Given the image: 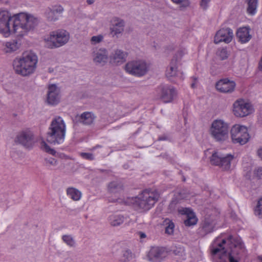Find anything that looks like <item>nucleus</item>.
I'll return each instance as SVG.
<instances>
[{
	"instance_id": "72a5a7b5",
	"label": "nucleus",
	"mask_w": 262,
	"mask_h": 262,
	"mask_svg": "<svg viewBox=\"0 0 262 262\" xmlns=\"http://www.w3.org/2000/svg\"><path fill=\"white\" fill-rule=\"evenodd\" d=\"M165 224L166 225L165 228V232L166 233L171 235L173 233L174 231V223L169 220H166L165 221Z\"/></svg>"
},
{
	"instance_id": "2f4dec72",
	"label": "nucleus",
	"mask_w": 262,
	"mask_h": 262,
	"mask_svg": "<svg viewBox=\"0 0 262 262\" xmlns=\"http://www.w3.org/2000/svg\"><path fill=\"white\" fill-rule=\"evenodd\" d=\"M62 240L63 242L70 247H75L76 246V243L72 235L70 234H64L62 236Z\"/></svg>"
},
{
	"instance_id": "f03ea898",
	"label": "nucleus",
	"mask_w": 262,
	"mask_h": 262,
	"mask_svg": "<svg viewBox=\"0 0 262 262\" xmlns=\"http://www.w3.org/2000/svg\"><path fill=\"white\" fill-rule=\"evenodd\" d=\"M244 245L239 237L223 233L213 241L210 250L214 262H239Z\"/></svg>"
},
{
	"instance_id": "20e7f679",
	"label": "nucleus",
	"mask_w": 262,
	"mask_h": 262,
	"mask_svg": "<svg viewBox=\"0 0 262 262\" xmlns=\"http://www.w3.org/2000/svg\"><path fill=\"white\" fill-rule=\"evenodd\" d=\"M159 196V193L156 190H145L136 197L127 198L125 203L133 205L137 210L147 211L154 206Z\"/></svg>"
},
{
	"instance_id": "393cba45",
	"label": "nucleus",
	"mask_w": 262,
	"mask_h": 262,
	"mask_svg": "<svg viewBox=\"0 0 262 262\" xmlns=\"http://www.w3.org/2000/svg\"><path fill=\"white\" fill-rule=\"evenodd\" d=\"M21 47V43L13 39L3 43L2 50L6 53H12L18 50Z\"/></svg>"
},
{
	"instance_id": "09e8293b",
	"label": "nucleus",
	"mask_w": 262,
	"mask_h": 262,
	"mask_svg": "<svg viewBox=\"0 0 262 262\" xmlns=\"http://www.w3.org/2000/svg\"><path fill=\"white\" fill-rule=\"evenodd\" d=\"M176 204V202L174 200H173V201H172L170 206L172 207L173 206V205Z\"/></svg>"
},
{
	"instance_id": "b1692460",
	"label": "nucleus",
	"mask_w": 262,
	"mask_h": 262,
	"mask_svg": "<svg viewBox=\"0 0 262 262\" xmlns=\"http://www.w3.org/2000/svg\"><path fill=\"white\" fill-rule=\"evenodd\" d=\"M126 57V53L120 50H117L110 56V62L114 65H119L125 61Z\"/></svg>"
},
{
	"instance_id": "a211bd4d",
	"label": "nucleus",
	"mask_w": 262,
	"mask_h": 262,
	"mask_svg": "<svg viewBox=\"0 0 262 262\" xmlns=\"http://www.w3.org/2000/svg\"><path fill=\"white\" fill-rule=\"evenodd\" d=\"M16 141L27 148L31 147L34 143L33 134L29 129L24 130L17 135Z\"/></svg>"
},
{
	"instance_id": "37998d69",
	"label": "nucleus",
	"mask_w": 262,
	"mask_h": 262,
	"mask_svg": "<svg viewBox=\"0 0 262 262\" xmlns=\"http://www.w3.org/2000/svg\"><path fill=\"white\" fill-rule=\"evenodd\" d=\"M211 0H201L200 6L204 10L206 9L209 6V3Z\"/></svg>"
},
{
	"instance_id": "a18cd8bd",
	"label": "nucleus",
	"mask_w": 262,
	"mask_h": 262,
	"mask_svg": "<svg viewBox=\"0 0 262 262\" xmlns=\"http://www.w3.org/2000/svg\"><path fill=\"white\" fill-rule=\"evenodd\" d=\"M256 153L258 158L262 160V147L257 149Z\"/></svg>"
},
{
	"instance_id": "412c9836",
	"label": "nucleus",
	"mask_w": 262,
	"mask_h": 262,
	"mask_svg": "<svg viewBox=\"0 0 262 262\" xmlns=\"http://www.w3.org/2000/svg\"><path fill=\"white\" fill-rule=\"evenodd\" d=\"M124 21L118 17H114L111 20L110 32L113 36L118 37L124 31Z\"/></svg>"
},
{
	"instance_id": "0eeeda50",
	"label": "nucleus",
	"mask_w": 262,
	"mask_h": 262,
	"mask_svg": "<svg viewBox=\"0 0 262 262\" xmlns=\"http://www.w3.org/2000/svg\"><path fill=\"white\" fill-rule=\"evenodd\" d=\"M70 39L69 33L64 29H57L49 33L43 37L46 47L54 49L66 44Z\"/></svg>"
},
{
	"instance_id": "58836bf2",
	"label": "nucleus",
	"mask_w": 262,
	"mask_h": 262,
	"mask_svg": "<svg viewBox=\"0 0 262 262\" xmlns=\"http://www.w3.org/2000/svg\"><path fill=\"white\" fill-rule=\"evenodd\" d=\"M217 55L222 60H225L228 56V52L225 48L219 49L217 52Z\"/></svg>"
},
{
	"instance_id": "4be33fe9",
	"label": "nucleus",
	"mask_w": 262,
	"mask_h": 262,
	"mask_svg": "<svg viewBox=\"0 0 262 262\" xmlns=\"http://www.w3.org/2000/svg\"><path fill=\"white\" fill-rule=\"evenodd\" d=\"M236 34L238 41L242 43H247L252 38L251 30L248 26L239 28Z\"/></svg>"
},
{
	"instance_id": "3c124183",
	"label": "nucleus",
	"mask_w": 262,
	"mask_h": 262,
	"mask_svg": "<svg viewBox=\"0 0 262 262\" xmlns=\"http://www.w3.org/2000/svg\"><path fill=\"white\" fill-rule=\"evenodd\" d=\"M258 259H259L258 262H262V257H259Z\"/></svg>"
},
{
	"instance_id": "f8f14e48",
	"label": "nucleus",
	"mask_w": 262,
	"mask_h": 262,
	"mask_svg": "<svg viewBox=\"0 0 262 262\" xmlns=\"http://www.w3.org/2000/svg\"><path fill=\"white\" fill-rule=\"evenodd\" d=\"M157 97L164 103L171 102L177 96L176 89L172 85H160L156 90Z\"/></svg>"
},
{
	"instance_id": "e433bc0d",
	"label": "nucleus",
	"mask_w": 262,
	"mask_h": 262,
	"mask_svg": "<svg viewBox=\"0 0 262 262\" xmlns=\"http://www.w3.org/2000/svg\"><path fill=\"white\" fill-rule=\"evenodd\" d=\"M171 1L178 5L181 8H186L190 6V2L189 0H171Z\"/></svg>"
},
{
	"instance_id": "c85d7f7f",
	"label": "nucleus",
	"mask_w": 262,
	"mask_h": 262,
	"mask_svg": "<svg viewBox=\"0 0 262 262\" xmlns=\"http://www.w3.org/2000/svg\"><path fill=\"white\" fill-rule=\"evenodd\" d=\"M95 118L93 114L91 112H84L81 115L80 120L81 121L85 124H91Z\"/></svg>"
},
{
	"instance_id": "7ed1b4c3",
	"label": "nucleus",
	"mask_w": 262,
	"mask_h": 262,
	"mask_svg": "<svg viewBox=\"0 0 262 262\" xmlns=\"http://www.w3.org/2000/svg\"><path fill=\"white\" fill-rule=\"evenodd\" d=\"M38 63V57L32 51H27L16 57L13 61L15 72L23 76H29L36 71Z\"/></svg>"
},
{
	"instance_id": "9b49d317",
	"label": "nucleus",
	"mask_w": 262,
	"mask_h": 262,
	"mask_svg": "<svg viewBox=\"0 0 262 262\" xmlns=\"http://www.w3.org/2000/svg\"><path fill=\"white\" fill-rule=\"evenodd\" d=\"M125 71L132 75L141 77L146 74L149 65L144 60L138 59L128 61L125 66Z\"/></svg>"
},
{
	"instance_id": "c03bdc74",
	"label": "nucleus",
	"mask_w": 262,
	"mask_h": 262,
	"mask_svg": "<svg viewBox=\"0 0 262 262\" xmlns=\"http://www.w3.org/2000/svg\"><path fill=\"white\" fill-rule=\"evenodd\" d=\"M198 80L197 78L195 77H192V83L191 84V87L193 89H195L198 86Z\"/></svg>"
},
{
	"instance_id": "423d86ee",
	"label": "nucleus",
	"mask_w": 262,
	"mask_h": 262,
	"mask_svg": "<svg viewBox=\"0 0 262 262\" xmlns=\"http://www.w3.org/2000/svg\"><path fill=\"white\" fill-rule=\"evenodd\" d=\"M210 137L220 143L229 142V126L223 119L214 120L211 123L209 130Z\"/></svg>"
},
{
	"instance_id": "9d476101",
	"label": "nucleus",
	"mask_w": 262,
	"mask_h": 262,
	"mask_svg": "<svg viewBox=\"0 0 262 262\" xmlns=\"http://www.w3.org/2000/svg\"><path fill=\"white\" fill-rule=\"evenodd\" d=\"M212 164L220 166L225 170H230L234 166L235 158L231 154H222L219 151H214L210 158Z\"/></svg>"
},
{
	"instance_id": "c9c22d12",
	"label": "nucleus",
	"mask_w": 262,
	"mask_h": 262,
	"mask_svg": "<svg viewBox=\"0 0 262 262\" xmlns=\"http://www.w3.org/2000/svg\"><path fill=\"white\" fill-rule=\"evenodd\" d=\"M254 211L256 216L262 218V197L258 200Z\"/></svg>"
},
{
	"instance_id": "6ab92c4d",
	"label": "nucleus",
	"mask_w": 262,
	"mask_h": 262,
	"mask_svg": "<svg viewBox=\"0 0 262 262\" xmlns=\"http://www.w3.org/2000/svg\"><path fill=\"white\" fill-rule=\"evenodd\" d=\"M236 83L228 78H224L218 81L215 84L216 90L223 93H231L235 88Z\"/></svg>"
},
{
	"instance_id": "473e14b6",
	"label": "nucleus",
	"mask_w": 262,
	"mask_h": 262,
	"mask_svg": "<svg viewBox=\"0 0 262 262\" xmlns=\"http://www.w3.org/2000/svg\"><path fill=\"white\" fill-rule=\"evenodd\" d=\"M40 145L41 149L43 151L52 155H54L55 154L56 151L55 150L51 148L43 139H41Z\"/></svg>"
},
{
	"instance_id": "a878e982",
	"label": "nucleus",
	"mask_w": 262,
	"mask_h": 262,
	"mask_svg": "<svg viewBox=\"0 0 262 262\" xmlns=\"http://www.w3.org/2000/svg\"><path fill=\"white\" fill-rule=\"evenodd\" d=\"M246 12L250 16L255 15L257 12L258 0H246Z\"/></svg>"
},
{
	"instance_id": "7c9ffc66",
	"label": "nucleus",
	"mask_w": 262,
	"mask_h": 262,
	"mask_svg": "<svg viewBox=\"0 0 262 262\" xmlns=\"http://www.w3.org/2000/svg\"><path fill=\"white\" fill-rule=\"evenodd\" d=\"M215 223L213 221L206 219L203 224L202 229L205 233L212 232L215 228Z\"/></svg>"
},
{
	"instance_id": "c756f323",
	"label": "nucleus",
	"mask_w": 262,
	"mask_h": 262,
	"mask_svg": "<svg viewBox=\"0 0 262 262\" xmlns=\"http://www.w3.org/2000/svg\"><path fill=\"white\" fill-rule=\"evenodd\" d=\"M109 222L111 225L117 226L124 222V217L120 215L113 214L110 216Z\"/></svg>"
},
{
	"instance_id": "49530a36",
	"label": "nucleus",
	"mask_w": 262,
	"mask_h": 262,
	"mask_svg": "<svg viewBox=\"0 0 262 262\" xmlns=\"http://www.w3.org/2000/svg\"><path fill=\"white\" fill-rule=\"evenodd\" d=\"M137 234L141 239H144L146 237V234L142 232H139Z\"/></svg>"
},
{
	"instance_id": "de8ad7c7",
	"label": "nucleus",
	"mask_w": 262,
	"mask_h": 262,
	"mask_svg": "<svg viewBox=\"0 0 262 262\" xmlns=\"http://www.w3.org/2000/svg\"><path fill=\"white\" fill-rule=\"evenodd\" d=\"M183 252H184L183 248H180L179 249V251H178V252H177L176 251H174V253L176 255H180L179 253H180L181 255H182V254L183 253Z\"/></svg>"
},
{
	"instance_id": "5701e85b",
	"label": "nucleus",
	"mask_w": 262,
	"mask_h": 262,
	"mask_svg": "<svg viewBox=\"0 0 262 262\" xmlns=\"http://www.w3.org/2000/svg\"><path fill=\"white\" fill-rule=\"evenodd\" d=\"M178 211L180 214L186 215V219L184 221V224L186 226H190L196 224L198 219L190 208H181L178 210Z\"/></svg>"
},
{
	"instance_id": "dca6fc26",
	"label": "nucleus",
	"mask_w": 262,
	"mask_h": 262,
	"mask_svg": "<svg viewBox=\"0 0 262 262\" xmlns=\"http://www.w3.org/2000/svg\"><path fill=\"white\" fill-rule=\"evenodd\" d=\"M167 256V251L163 247H152L147 254V259L150 262H161Z\"/></svg>"
},
{
	"instance_id": "f3484780",
	"label": "nucleus",
	"mask_w": 262,
	"mask_h": 262,
	"mask_svg": "<svg viewBox=\"0 0 262 262\" xmlns=\"http://www.w3.org/2000/svg\"><path fill=\"white\" fill-rule=\"evenodd\" d=\"M179 61L173 59L166 71V75L169 78H177L180 80H183L185 78L184 72L179 69Z\"/></svg>"
},
{
	"instance_id": "ddd939ff",
	"label": "nucleus",
	"mask_w": 262,
	"mask_h": 262,
	"mask_svg": "<svg viewBox=\"0 0 262 262\" xmlns=\"http://www.w3.org/2000/svg\"><path fill=\"white\" fill-rule=\"evenodd\" d=\"M60 88L55 84H50L48 86L46 102L50 105H57L61 100Z\"/></svg>"
},
{
	"instance_id": "1a4fd4ad",
	"label": "nucleus",
	"mask_w": 262,
	"mask_h": 262,
	"mask_svg": "<svg viewBox=\"0 0 262 262\" xmlns=\"http://www.w3.org/2000/svg\"><path fill=\"white\" fill-rule=\"evenodd\" d=\"M255 108L252 103L248 99L238 98L232 104V113L238 118H243L254 113Z\"/></svg>"
},
{
	"instance_id": "ea45409f",
	"label": "nucleus",
	"mask_w": 262,
	"mask_h": 262,
	"mask_svg": "<svg viewBox=\"0 0 262 262\" xmlns=\"http://www.w3.org/2000/svg\"><path fill=\"white\" fill-rule=\"evenodd\" d=\"M254 177L262 181V167H257L254 170Z\"/></svg>"
},
{
	"instance_id": "79ce46f5",
	"label": "nucleus",
	"mask_w": 262,
	"mask_h": 262,
	"mask_svg": "<svg viewBox=\"0 0 262 262\" xmlns=\"http://www.w3.org/2000/svg\"><path fill=\"white\" fill-rule=\"evenodd\" d=\"M123 256L124 258L123 260L124 261L129 260L132 257V254L129 250H125L123 252Z\"/></svg>"
},
{
	"instance_id": "4468645a",
	"label": "nucleus",
	"mask_w": 262,
	"mask_h": 262,
	"mask_svg": "<svg viewBox=\"0 0 262 262\" xmlns=\"http://www.w3.org/2000/svg\"><path fill=\"white\" fill-rule=\"evenodd\" d=\"M91 56L93 62L96 65L104 66L108 61L107 50L104 48L93 49Z\"/></svg>"
},
{
	"instance_id": "f257e3e1",
	"label": "nucleus",
	"mask_w": 262,
	"mask_h": 262,
	"mask_svg": "<svg viewBox=\"0 0 262 262\" xmlns=\"http://www.w3.org/2000/svg\"><path fill=\"white\" fill-rule=\"evenodd\" d=\"M39 22L38 18L30 13L12 14L7 8H0V35L3 37L24 36L33 30Z\"/></svg>"
},
{
	"instance_id": "cd10ccee",
	"label": "nucleus",
	"mask_w": 262,
	"mask_h": 262,
	"mask_svg": "<svg viewBox=\"0 0 262 262\" xmlns=\"http://www.w3.org/2000/svg\"><path fill=\"white\" fill-rule=\"evenodd\" d=\"M67 194L69 198L74 201H78L81 199V193L78 189L71 187L67 190Z\"/></svg>"
},
{
	"instance_id": "8fccbe9b",
	"label": "nucleus",
	"mask_w": 262,
	"mask_h": 262,
	"mask_svg": "<svg viewBox=\"0 0 262 262\" xmlns=\"http://www.w3.org/2000/svg\"><path fill=\"white\" fill-rule=\"evenodd\" d=\"M87 2L89 4H91L93 3L94 1L93 0H88Z\"/></svg>"
},
{
	"instance_id": "603ef678",
	"label": "nucleus",
	"mask_w": 262,
	"mask_h": 262,
	"mask_svg": "<svg viewBox=\"0 0 262 262\" xmlns=\"http://www.w3.org/2000/svg\"><path fill=\"white\" fill-rule=\"evenodd\" d=\"M209 152V151L208 150L205 151V155H207L208 153Z\"/></svg>"
},
{
	"instance_id": "864d4df0",
	"label": "nucleus",
	"mask_w": 262,
	"mask_h": 262,
	"mask_svg": "<svg viewBox=\"0 0 262 262\" xmlns=\"http://www.w3.org/2000/svg\"><path fill=\"white\" fill-rule=\"evenodd\" d=\"M180 198L181 199H185V198H187L186 196H181V194H180Z\"/></svg>"
},
{
	"instance_id": "a19ab883",
	"label": "nucleus",
	"mask_w": 262,
	"mask_h": 262,
	"mask_svg": "<svg viewBox=\"0 0 262 262\" xmlns=\"http://www.w3.org/2000/svg\"><path fill=\"white\" fill-rule=\"evenodd\" d=\"M80 155L82 158L89 160H94L95 157L94 154L89 152H80Z\"/></svg>"
},
{
	"instance_id": "39448f33",
	"label": "nucleus",
	"mask_w": 262,
	"mask_h": 262,
	"mask_svg": "<svg viewBox=\"0 0 262 262\" xmlns=\"http://www.w3.org/2000/svg\"><path fill=\"white\" fill-rule=\"evenodd\" d=\"M66 125L61 117L53 119L46 135L47 142L53 145L62 144L65 139Z\"/></svg>"
},
{
	"instance_id": "5fc2aeb1",
	"label": "nucleus",
	"mask_w": 262,
	"mask_h": 262,
	"mask_svg": "<svg viewBox=\"0 0 262 262\" xmlns=\"http://www.w3.org/2000/svg\"><path fill=\"white\" fill-rule=\"evenodd\" d=\"M110 201L115 202V201H119L117 199H115V200H110Z\"/></svg>"
},
{
	"instance_id": "4c0bfd02",
	"label": "nucleus",
	"mask_w": 262,
	"mask_h": 262,
	"mask_svg": "<svg viewBox=\"0 0 262 262\" xmlns=\"http://www.w3.org/2000/svg\"><path fill=\"white\" fill-rule=\"evenodd\" d=\"M104 36L102 35L99 34L93 36L91 38L90 42L93 45H95L102 41Z\"/></svg>"
},
{
	"instance_id": "bb28decb",
	"label": "nucleus",
	"mask_w": 262,
	"mask_h": 262,
	"mask_svg": "<svg viewBox=\"0 0 262 262\" xmlns=\"http://www.w3.org/2000/svg\"><path fill=\"white\" fill-rule=\"evenodd\" d=\"M108 190L111 193L114 194L115 196H118L122 190V186L120 183L114 181L109 184Z\"/></svg>"
},
{
	"instance_id": "aec40b11",
	"label": "nucleus",
	"mask_w": 262,
	"mask_h": 262,
	"mask_svg": "<svg viewBox=\"0 0 262 262\" xmlns=\"http://www.w3.org/2000/svg\"><path fill=\"white\" fill-rule=\"evenodd\" d=\"M63 11V8L60 5H54L47 8L45 12L46 18L50 21H55L59 19Z\"/></svg>"
},
{
	"instance_id": "f704fd0d",
	"label": "nucleus",
	"mask_w": 262,
	"mask_h": 262,
	"mask_svg": "<svg viewBox=\"0 0 262 262\" xmlns=\"http://www.w3.org/2000/svg\"><path fill=\"white\" fill-rule=\"evenodd\" d=\"M45 165L47 167L52 168L57 165V161L54 158L47 157L45 159Z\"/></svg>"
},
{
	"instance_id": "6e6552de",
	"label": "nucleus",
	"mask_w": 262,
	"mask_h": 262,
	"mask_svg": "<svg viewBox=\"0 0 262 262\" xmlns=\"http://www.w3.org/2000/svg\"><path fill=\"white\" fill-rule=\"evenodd\" d=\"M230 138L231 142L234 144L245 145L251 139L248 127L241 123L233 124L229 130Z\"/></svg>"
},
{
	"instance_id": "2eb2a0df",
	"label": "nucleus",
	"mask_w": 262,
	"mask_h": 262,
	"mask_svg": "<svg viewBox=\"0 0 262 262\" xmlns=\"http://www.w3.org/2000/svg\"><path fill=\"white\" fill-rule=\"evenodd\" d=\"M233 38V32L229 28H223L219 30L214 37V42L218 44L224 42L229 43L231 42Z\"/></svg>"
}]
</instances>
